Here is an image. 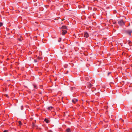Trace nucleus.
Wrapping results in <instances>:
<instances>
[{"instance_id": "nucleus-1", "label": "nucleus", "mask_w": 132, "mask_h": 132, "mask_svg": "<svg viewBox=\"0 0 132 132\" xmlns=\"http://www.w3.org/2000/svg\"><path fill=\"white\" fill-rule=\"evenodd\" d=\"M118 23L120 26H122L125 25L124 22L122 19L119 20L118 21Z\"/></svg>"}, {"instance_id": "nucleus-2", "label": "nucleus", "mask_w": 132, "mask_h": 132, "mask_svg": "<svg viewBox=\"0 0 132 132\" xmlns=\"http://www.w3.org/2000/svg\"><path fill=\"white\" fill-rule=\"evenodd\" d=\"M126 33L129 34L130 36H131V33L132 32V30H128L126 31Z\"/></svg>"}, {"instance_id": "nucleus-3", "label": "nucleus", "mask_w": 132, "mask_h": 132, "mask_svg": "<svg viewBox=\"0 0 132 132\" xmlns=\"http://www.w3.org/2000/svg\"><path fill=\"white\" fill-rule=\"evenodd\" d=\"M89 36V34L86 31H85L84 33V37L88 38Z\"/></svg>"}, {"instance_id": "nucleus-4", "label": "nucleus", "mask_w": 132, "mask_h": 132, "mask_svg": "<svg viewBox=\"0 0 132 132\" xmlns=\"http://www.w3.org/2000/svg\"><path fill=\"white\" fill-rule=\"evenodd\" d=\"M86 85L88 88H90L91 87L93 86V85L90 82H87L86 84Z\"/></svg>"}, {"instance_id": "nucleus-5", "label": "nucleus", "mask_w": 132, "mask_h": 132, "mask_svg": "<svg viewBox=\"0 0 132 132\" xmlns=\"http://www.w3.org/2000/svg\"><path fill=\"white\" fill-rule=\"evenodd\" d=\"M62 34L63 35H64L66 33H67V30H62Z\"/></svg>"}, {"instance_id": "nucleus-6", "label": "nucleus", "mask_w": 132, "mask_h": 132, "mask_svg": "<svg viewBox=\"0 0 132 132\" xmlns=\"http://www.w3.org/2000/svg\"><path fill=\"white\" fill-rule=\"evenodd\" d=\"M78 101V100L77 99L74 98L72 100V102L74 103H75L76 102Z\"/></svg>"}, {"instance_id": "nucleus-7", "label": "nucleus", "mask_w": 132, "mask_h": 132, "mask_svg": "<svg viewBox=\"0 0 132 132\" xmlns=\"http://www.w3.org/2000/svg\"><path fill=\"white\" fill-rule=\"evenodd\" d=\"M32 127L33 128H36L37 127L36 126L33 122L32 123Z\"/></svg>"}, {"instance_id": "nucleus-8", "label": "nucleus", "mask_w": 132, "mask_h": 132, "mask_svg": "<svg viewBox=\"0 0 132 132\" xmlns=\"http://www.w3.org/2000/svg\"><path fill=\"white\" fill-rule=\"evenodd\" d=\"M62 28L63 30H67V27L65 26H62Z\"/></svg>"}, {"instance_id": "nucleus-9", "label": "nucleus", "mask_w": 132, "mask_h": 132, "mask_svg": "<svg viewBox=\"0 0 132 132\" xmlns=\"http://www.w3.org/2000/svg\"><path fill=\"white\" fill-rule=\"evenodd\" d=\"M53 108V107L51 106L49 107H48L47 109L50 110H51Z\"/></svg>"}, {"instance_id": "nucleus-10", "label": "nucleus", "mask_w": 132, "mask_h": 132, "mask_svg": "<svg viewBox=\"0 0 132 132\" xmlns=\"http://www.w3.org/2000/svg\"><path fill=\"white\" fill-rule=\"evenodd\" d=\"M44 121L45 122H46L47 123H48L49 122V120L46 118H45L44 119Z\"/></svg>"}, {"instance_id": "nucleus-11", "label": "nucleus", "mask_w": 132, "mask_h": 132, "mask_svg": "<svg viewBox=\"0 0 132 132\" xmlns=\"http://www.w3.org/2000/svg\"><path fill=\"white\" fill-rule=\"evenodd\" d=\"M66 131L67 132H71V130L69 128L67 129L66 130Z\"/></svg>"}, {"instance_id": "nucleus-12", "label": "nucleus", "mask_w": 132, "mask_h": 132, "mask_svg": "<svg viewBox=\"0 0 132 132\" xmlns=\"http://www.w3.org/2000/svg\"><path fill=\"white\" fill-rule=\"evenodd\" d=\"M128 44L130 46H132V42L131 41L129 42Z\"/></svg>"}, {"instance_id": "nucleus-13", "label": "nucleus", "mask_w": 132, "mask_h": 132, "mask_svg": "<svg viewBox=\"0 0 132 132\" xmlns=\"http://www.w3.org/2000/svg\"><path fill=\"white\" fill-rule=\"evenodd\" d=\"M33 86L36 89H37V85L35 84H33Z\"/></svg>"}, {"instance_id": "nucleus-14", "label": "nucleus", "mask_w": 132, "mask_h": 132, "mask_svg": "<svg viewBox=\"0 0 132 132\" xmlns=\"http://www.w3.org/2000/svg\"><path fill=\"white\" fill-rule=\"evenodd\" d=\"M18 123L19 124V125L20 126L22 125V123L21 121H18Z\"/></svg>"}, {"instance_id": "nucleus-15", "label": "nucleus", "mask_w": 132, "mask_h": 132, "mask_svg": "<svg viewBox=\"0 0 132 132\" xmlns=\"http://www.w3.org/2000/svg\"><path fill=\"white\" fill-rule=\"evenodd\" d=\"M37 58H38V59L39 60H40V59H42V57L38 56L37 57Z\"/></svg>"}, {"instance_id": "nucleus-16", "label": "nucleus", "mask_w": 132, "mask_h": 132, "mask_svg": "<svg viewBox=\"0 0 132 132\" xmlns=\"http://www.w3.org/2000/svg\"><path fill=\"white\" fill-rule=\"evenodd\" d=\"M3 25V23L2 22H0V27L2 26Z\"/></svg>"}, {"instance_id": "nucleus-17", "label": "nucleus", "mask_w": 132, "mask_h": 132, "mask_svg": "<svg viewBox=\"0 0 132 132\" xmlns=\"http://www.w3.org/2000/svg\"><path fill=\"white\" fill-rule=\"evenodd\" d=\"M111 73V72H110L108 73V76H109L110 74Z\"/></svg>"}, {"instance_id": "nucleus-18", "label": "nucleus", "mask_w": 132, "mask_h": 132, "mask_svg": "<svg viewBox=\"0 0 132 132\" xmlns=\"http://www.w3.org/2000/svg\"><path fill=\"white\" fill-rule=\"evenodd\" d=\"M21 110H22L23 109V107L22 106H21Z\"/></svg>"}, {"instance_id": "nucleus-19", "label": "nucleus", "mask_w": 132, "mask_h": 132, "mask_svg": "<svg viewBox=\"0 0 132 132\" xmlns=\"http://www.w3.org/2000/svg\"><path fill=\"white\" fill-rule=\"evenodd\" d=\"M59 39H60V40H58V42H60L61 41V38H59Z\"/></svg>"}, {"instance_id": "nucleus-20", "label": "nucleus", "mask_w": 132, "mask_h": 132, "mask_svg": "<svg viewBox=\"0 0 132 132\" xmlns=\"http://www.w3.org/2000/svg\"><path fill=\"white\" fill-rule=\"evenodd\" d=\"M3 132H8V131L7 130H5L3 131Z\"/></svg>"}, {"instance_id": "nucleus-21", "label": "nucleus", "mask_w": 132, "mask_h": 132, "mask_svg": "<svg viewBox=\"0 0 132 132\" xmlns=\"http://www.w3.org/2000/svg\"><path fill=\"white\" fill-rule=\"evenodd\" d=\"M112 23L113 24H115L116 23V22L115 21L113 22Z\"/></svg>"}, {"instance_id": "nucleus-22", "label": "nucleus", "mask_w": 132, "mask_h": 132, "mask_svg": "<svg viewBox=\"0 0 132 132\" xmlns=\"http://www.w3.org/2000/svg\"><path fill=\"white\" fill-rule=\"evenodd\" d=\"M87 80H89V78L88 77H86V78Z\"/></svg>"}, {"instance_id": "nucleus-23", "label": "nucleus", "mask_w": 132, "mask_h": 132, "mask_svg": "<svg viewBox=\"0 0 132 132\" xmlns=\"http://www.w3.org/2000/svg\"><path fill=\"white\" fill-rule=\"evenodd\" d=\"M122 120V121L123 122V121H124V120Z\"/></svg>"}, {"instance_id": "nucleus-24", "label": "nucleus", "mask_w": 132, "mask_h": 132, "mask_svg": "<svg viewBox=\"0 0 132 132\" xmlns=\"http://www.w3.org/2000/svg\"><path fill=\"white\" fill-rule=\"evenodd\" d=\"M131 48H132V47H131Z\"/></svg>"}]
</instances>
